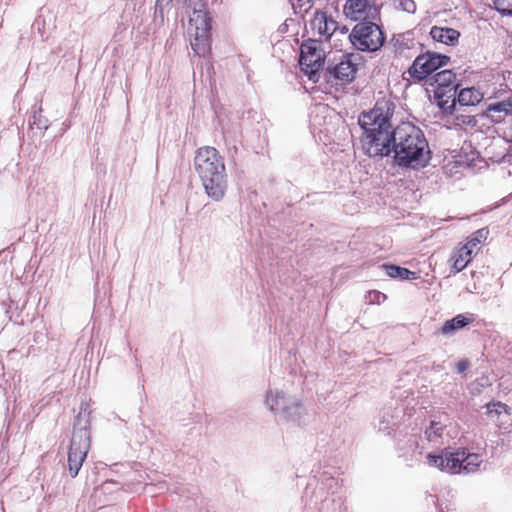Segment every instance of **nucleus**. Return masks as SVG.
<instances>
[{"label":"nucleus","mask_w":512,"mask_h":512,"mask_svg":"<svg viewBox=\"0 0 512 512\" xmlns=\"http://www.w3.org/2000/svg\"><path fill=\"white\" fill-rule=\"evenodd\" d=\"M395 104L388 99L378 100L375 106L359 115L358 123L363 130L362 149L369 157L389 156V139L393 133L391 118Z\"/></svg>","instance_id":"nucleus-1"},{"label":"nucleus","mask_w":512,"mask_h":512,"mask_svg":"<svg viewBox=\"0 0 512 512\" xmlns=\"http://www.w3.org/2000/svg\"><path fill=\"white\" fill-rule=\"evenodd\" d=\"M389 155L394 153L400 167L419 169L430 161L428 141L422 130L410 122L397 125L389 139Z\"/></svg>","instance_id":"nucleus-2"},{"label":"nucleus","mask_w":512,"mask_h":512,"mask_svg":"<svg viewBox=\"0 0 512 512\" xmlns=\"http://www.w3.org/2000/svg\"><path fill=\"white\" fill-rule=\"evenodd\" d=\"M194 168L205 193L214 201H220L227 190V174L223 158L211 146H204L196 151Z\"/></svg>","instance_id":"nucleus-3"},{"label":"nucleus","mask_w":512,"mask_h":512,"mask_svg":"<svg viewBox=\"0 0 512 512\" xmlns=\"http://www.w3.org/2000/svg\"><path fill=\"white\" fill-rule=\"evenodd\" d=\"M194 168L205 193L214 201H220L227 190V174L223 158L211 146H204L196 151Z\"/></svg>","instance_id":"nucleus-4"},{"label":"nucleus","mask_w":512,"mask_h":512,"mask_svg":"<svg viewBox=\"0 0 512 512\" xmlns=\"http://www.w3.org/2000/svg\"><path fill=\"white\" fill-rule=\"evenodd\" d=\"M189 14L188 34L196 55L205 57L211 49V18L204 0H184Z\"/></svg>","instance_id":"nucleus-5"},{"label":"nucleus","mask_w":512,"mask_h":512,"mask_svg":"<svg viewBox=\"0 0 512 512\" xmlns=\"http://www.w3.org/2000/svg\"><path fill=\"white\" fill-rule=\"evenodd\" d=\"M90 449L89 413L82 408L76 417L74 431L68 452V472L75 478Z\"/></svg>","instance_id":"nucleus-6"},{"label":"nucleus","mask_w":512,"mask_h":512,"mask_svg":"<svg viewBox=\"0 0 512 512\" xmlns=\"http://www.w3.org/2000/svg\"><path fill=\"white\" fill-rule=\"evenodd\" d=\"M427 461L430 466L449 474L476 472L483 462L481 455L467 453L465 449L454 452L445 450L441 455L428 454Z\"/></svg>","instance_id":"nucleus-7"},{"label":"nucleus","mask_w":512,"mask_h":512,"mask_svg":"<svg viewBox=\"0 0 512 512\" xmlns=\"http://www.w3.org/2000/svg\"><path fill=\"white\" fill-rule=\"evenodd\" d=\"M264 405L284 423L300 424L305 414V409L298 399L287 396L277 389L267 391Z\"/></svg>","instance_id":"nucleus-8"},{"label":"nucleus","mask_w":512,"mask_h":512,"mask_svg":"<svg viewBox=\"0 0 512 512\" xmlns=\"http://www.w3.org/2000/svg\"><path fill=\"white\" fill-rule=\"evenodd\" d=\"M348 38L355 49L367 52L379 50L385 42L382 29L370 21L357 23Z\"/></svg>","instance_id":"nucleus-9"},{"label":"nucleus","mask_w":512,"mask_h":512,"mask_svg":"<svg viewBox=\"0 0 512 512\" xmlns=\"http://www.w3.org/2000/svg\"><path fill=\"white\" fill-rule=\"evenodd\" d=\"M449 57L435 52H426L415 58L408 69L410 77L417 81L428 78L439 68L445 66Z\"/></svg>","instance_id":"nucleus-10"},{"label":"nucleus","mask_w":512,"mask_h":512,"mask_svg":"<svg viewBox=\"0 0 512 512\" xmlns=\"http://www.w3.org/2000/svg\"><path fill=\"white\" fill-rule=\"evenodd\" d=\"M324 59L325 53L321 41L308 39L302 43L299 63L310 79L322 67Z\"/></svg>","instance_id":"nucleus-11"},{"label":"nucleus","mask_w":512,"mask_h":512,"mask_svg":"<svg viewBox=\"0 0 512 512\" xmlns=\"http://www.w3.org/2000/svg\"><path fill=\"white\" fill-rule=\"evenodd\" d=\"M311 29L317 33L320 38L328 40L339 29L337 21H335L327 12L316 10L310 21Z\"/></svg>","instance_id":"nucleus-12"},{"label":"nucleus","mask_w":512,"mask_h":512,"mask_svg":"<svg viewBox=\"0 0 512 512\" xmlns=\"http://www.w3.org/2000/svg\"><path fill=\"white\" fill-rule=\"evenodd\" d=\"M456 75L452 70L445 69L437 72L433 76L434 82L430 85H435L434 96L441 98L446 95V92L456 91L457 85L455 84Z\"/></svg>","instance_id":"nucleus-13"},{"label":"nucleus","mask_w":512,"mask_h":512,"mask_svg":"<svg viewBox=\"0 0 512 512\" xmlns=\"http://www.w3.org/2000/svg\"><path fill=\"white\" fill-rule=\"evenodd\" d=\"M371 8L370 0H347L343 12L347 18L360 21L368 17Z\"/></svg>","instance_id":"nucleus-14"},{"label":"nucleus","mask_w":512,"mask_h":512,"mask_svg":"<svg viewBox=\"0 0 512 512\" xmlns=\"http://www.w3.org/2000/svg\"><path fill=\"white\" fill-rule=\"evenodd\" d=\"M353 55L350 54L345 59L341 60L338 64L329 68V72L333 74V76L342 81V82H350L355 78L357 67L356 64L352 61Z\"/></svg>","instance_id":"nucleus-15"},{"label":"nucleus","mask_w":512,"mask_h":512,"mask_svg":"<svg viewBox=\"0 0 512 512\" xmlns=\"http://www.w3.org/2000/svg\"><path fill=\"white\" fill-rule=\"evenodd\" d=\"M485 115L494 123L503 122L508 116H512V100L490 103L486 108Z\"/></svg>","instance_id":"nucleus-16"},{"label":"nucleus","mask_w":512,"mask_h":512,"mask_svg":"<svg viewBox=\"0 0 512 512\" xmlns=\"http://www.w3.org/2000/svg\"><path fill=\"white\" fill-rule=\"evenodd\" d=\"M430 35L433 40L446 45H455L460 37L456 29L438 26L431 28Z\"/></svg>","instance_id":"nucleus-17"},{"label":"nucleus","mask_w":512,"mask_h":512,"mask_svg":"<svg viewBox=\"0 0 512 512\" xmlns=\"http://www.w3.org/2000/svg\"><path fill=\"white\" fill-rule=\"evenodd\" d=\"M473 256H475V254L472 250H469L464 245L456 249L451 257V261H453L452 267L455 272L462 271L472 260Z\"/></svg>","instance_id":"nucleus-18"},{"label":"nucleus","mask_w":512,"mask_h":512,"mask_svg":"<svg viewBox=\"0 0 512 512\" xmlns=\"http://www.w3.org/2000/svg\"><path fill=\"white\" fill-rule=\"evenodd\" d=\"M483 99V94L474 87L464 88L458 93L457 101L462 106H474L480 103Z\"/></svg>","instance_id":"nucleus-19"},{"label":"nucleus","mask_w":512,"mask_h":512,"mask_svg":"<svg viewBox=\"0 0 512 512\" xmlns=\"http://www.w3.org/2000/svg\"><path fill=\"white\" fill-rule=\"evenodd\" d=\"M470 320L464 317L463 315L459 314L455 316L454 318L445 321V323L442 325L440 332L445 336H450L453 333H455L457 330L465 327L467 324H469Z\"/></svg>","instance_id":"nucleus-20"},{"label":"nucleus","mask_w":512,"mask_h":512,"mask_svg":"<svg viewBox=\"0 0 512 512\" xmlns=\"http://www.w3.org/2000/svg\"><path fill=\"white\" fill-rule=\"evenodd\" d=\"M488 235V228L478 229L468 237L467 243L464 244V246L469 250H472V252L476 255L480 250L481 243L487 239Z\"/></svg>","instance_id":"nucleus-21"},{"label":"nucleus","mask_w":512,"mask_h":512,"mask_svg":"<svg viewBox=\"0 0 512 512\" xmlns=\"http://www.w3.org/2000/svg\"><path fill=\"white\" fill-rule=\"evenodd\" d=\"M446 425L441 421L432 420L425 430L426 438L429 442L438 444L442 439Z\"/></svg>","instance_id":"nucleus-22"},{"label":"nucleus","mask_w":512,"mask_h":512,"mask_svg":"<svg viewBox=\"0 0 512 512\" xmlns=\"http://www.w3.org/2000/svg\"><path fill=\"white\" fill-rule=\"evenodd\" d=\"M386 274L391 278L402 280L416 279V273L396 265H383Z\"/></svg>","instance_id":"nucleus-23"},{"label":"nucleus","mask_w":512,"mask_h":512,"mask_svg":"<svg viewBox=\"0 0 512 512\" xmlns=\"http://www.w3.org/2000/svg\"><path fill=\"white\" fill-rule=\"evenodd\" d=\"M438 106L445 113H453L456 106V91L446 92V95L441 98H436Z\"/></svg>","instance_id":"nucleus-24"},{"label":"nucleus","mask_w":512,"mask_h":512,"mask_svg":"<svg viewBox=\"0 0 512 512\" xmlns=\"http://www.w3.org/2000/svg\"><path fill=\"white\" fill-rule=\"evenodd\" d=\"M30 125L36 126L38 129H48L49 122L48 119L42 115L41 108H39L37 111H34Z\"/></svg>","instance_id":"nucleus-25"},{"label":"nucleus","mask_w":512,"mask_h":512,"mask_svg":"<svg viewBox=\"0 0 512 512\" xmlns=\"http://www.w3.org/2000/svg\"><path fill=\"white\" fill-rule=\"evenodd\" d=\"M492 6L502 15H512V0H491Z\"/></svg>","instance_id":"nucleus-26"},{"label":"nucleus","mask_w":512,"mask_h":512,"mask_svg":"<svg viewBox=\"0 0 512 512\" xmlns=\"http://www.w3.org/2000/svg\"><path fill=\"white\" fill-rule=\"evenodd\" d=\"M399 8L408 13H414L416 11V4L413 0H400Z\"/></svg>","instance_id":"nucleus-27"},{"label":"nucleus","mask_w":512,"mask_h":512,"mask_svg":"<svg viewBox=\"0 0 512 512\" xmlns=\"http://www.w3.org/2000/svg\"><path fill=\"white\" fill-rule=\"evenodd\" d=\"M492 406H493V407H498V408H501V409H505V407H506V406H505L504 404H502V403H497V404H492V405H491V404H488V405H487V409H488V411H487V412H488V414H492V413H494V412H495L496 414H499V413H500V411H499L498 409L493 410V409L491 408Z\"/></svg>","instance_id":"nucleus-28"},{"label":"nucleus","mask_w":512,"mask_h":512,"mask_svg":"<svg viewBox=\"0 0 512 512\" xmlns=\"http://www.w3.org/2000/svg\"><path fill=\"white\" fill-rule=\"evenodd\" d=\"M370 295L374 296V298L371 301H376L377 303H380L381 300H384L386 298L384 294L378 291L370 292Z\"/></svg>","instance_id":"nucleus-29"},{"label":"nucleus","mask_w":512,"mask_h":512,"mask_svg":"<svg viewBox=\"0 0 512 512\" xmlns=\"http://www.w3.org/2000/svg\"><path fill=\"white\" fill-rule=\"evenodd\" d=\"M468 367H469V363L466 360H463V361H460L457 363V371L459 373H463L464 371L467 370Z\"/></svg>","instance_id":"nucleus-30"},{"label":"nucleus","mask_w":512,"mask_h":512,"mask_svg":"<svg viewBox=\"0 0 512 512\" xmlns=\"http://www.w3.org/2000/svg\"><path fill=\"white\" fill-rule=\"evenodd\" d=\"M340 32L341 34H346L348 32V28L346 26H343L341 29H340Z\"/></svg>","instance_id":"nucleus-31"}]
</instances>
